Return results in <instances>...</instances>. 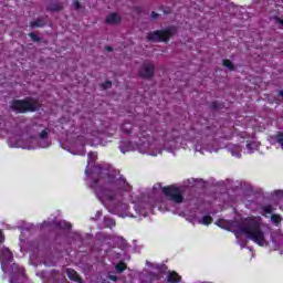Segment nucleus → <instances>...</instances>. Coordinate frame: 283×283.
<instances>
[{
  "label": "nucleus",
  "instance_id": "nucleus-35",
  "mask_svg": "<svg viewBox=\"0 0 283 283\" xmlns=\"http://www.w3.org/2000/svg\"><path fill=\"white\" fill-rule=\"evenodd\" d=\"M219 222H221V220L218 221V224H219Z\"/></svg>",
  "mask_w": 283,
  "mask_h": 283
},
{
  "label": "nucleus",
  "instance_id": "nucleus-28",
  "mask_svg": "<svg viewBox=\"0 0 283 283\" xmlns=\"http://www.w3.org/2000/svg\"><path fill=\"white\" fill-rule=\"evenodd\" d=\"M109 224H111V229H112V227H116V221L109 220Z\"/></svg>",
  "mask_w": 283,
  "mask_h": 283
},
{
  "label": "nucleus",
  "instance_id": "nucleus-2",
  "mask_svg": "<svg viewBox=\"0 0 283 283\" xmlns=\"http://www.w3.org/2000/svg\"><path fill=\"white\" fill-rule=\"evenodd\" d=\"M103 185H116L118 189H125L128 187L129 184H127V179L125 177L119 176L118 179H116V175L113 174H104L101 175L99 178L94 179L91 184V189H94L96 196L101 198V196H104V187Z\"/></svg>",
  "mask_w": 283,
  "mask_h": 283
},
{
  "label": "nucleus",
  "instance_id": "nucleus-17",
  "mask_svg": "<svg viewBox=\"0 0 283 283\" xmlns=\"http://www.w3.org/2000/svg\"><path fill=\"white\" fill-rule=\"evenodd\" d=\"M222 107H224V104L214 101L210 104V109H222Z\"/></svg>",
  "mask_w": 283,
  "mask_h": 283
},
{
  "label": "nucleus",
  "instance_id": "nucleus-19",
  "mask_svg": "<svg viewBox=\"0 0 283 283\" xmlns=\"http://www.w3.org/2000/svg\"><path fill=\"white\" fill-rule=\"evenodd\" d=\"M271 220L274 224H280V222H282V216L280 214H272L271 216Z\"/></svg>",
  "mask_w": 283,
  "mask_h": 283
},
{
  "label": "nucleus",
  "instance_id": "nucleus-15",
  "mask_svg": "<svg viewBox=\"0 0 283 283\" xmlns=\"http://www.w3.org/2000/svg\"><path fill=\"white\" fill-rule=\"evenodd\" d=\"M223 66L230 70V72L235 71V65H233V62H231L229 59L223 60Z\"/></svg>",
  "mask_w": 283,
  "mask_h": 283
},
{
  "label": "nucleus",
  "instance_id": "nucleus-20",
  "mask_svg": "<svg viewBox=\"0 0 283 283\" xmlns=\"http://www.w3.org/2000/svg\"><path fill=\"white\" fill-rule=\"evenodd\" d=\"M30 39L34 42V43H40L41 42V38H39V35H36V33L31 32L29 33Z\"/></svg>",
  "mask_w": 283,
  "mask_h": 283
},
{
  "label": "nucleus",
  "instance_id": "nucleus-10",
  "mask_svg": "<svg viewBox=\"0 0 283 283\" xmlns=\"http://www.w3.org/2000/svg\"><path fill=\"white\" fill-rule=\"evenodd\" d=\"M167 282L169 283H180L182 282V276L176 271H169L167 275Z\"/></svg>",
  "mask_w": 283,
  "mask_h": 283
},
{
  "label": "nucleus",
  "instance_id": "nucleus-9",
  "mask_svg": "<svg viewBox=\"0 0 283 283\" xmlns=\"http://www.w3.org/2000/svg\"><path fill=\"white\" fill-rule=\"evenodd\" d=\"M66 275L69 280H71L72 282L83 283V279H81V276L78 275V272H76V270L74 269H67Z\"/></svg>",
  "mask_w": 283,
  "mask_h": 283
},
{
  "label": "nucleus",
  "instance_id": "nucleus-29",
  "mask_svg": "<svg viewBox=\"0 0 283 283\" xmlns=\"http://www.w3.org/2000/svg\"><path fill=\"white\" fill-rule=\"evenodd\" d=\"M93 156H94V153H88V160H92Z\"/></svg>",
  "mask_w": 283,
  "mask_h": 283
},
{
  "label": "nucleus",
  "instance_id": "nucleus-6",
  "mask_svg": "<svg viewBox=\"0 0 283 283\" xmlns=\"http://www.w3.org/2000/svg\"><path fill=\"white\" fill-rule=\"evenodd\" d=\"M155 72H156V67L154 66V64H151V63L144 64L139 69V76L142 78H154Z\"/></svg>",
  "mask_w": 283,
  "mask_h": 283
},
{
  "label": "nucleus",
  "instance_id": "nucleus-8",
  "mask_svg": "<svg viewBox=\"0 0 283 283\" xmlns=\"http://www.w3.org/2000/svg\"><path fill=\"white\" fill-rule=\"evenodd\" d=\"M123 21V18L118 13H111L106 17L105 23L107 25H118Z\"/></svg>",
  "mask_w": 283,
  "mask_h": 283
},
{
  "label": "nucleus",
  "instance_id": "nucleus-21",
  "mask_svg": "<svg viewBox=\"0 0 283 283\" xmlns=\"http://www.w3.org/2000/svg\"><path fill=\"white\" fill-rule=\"evenodd\" d=\"M101 87H102L103 90H111V87H112V81H106V82L102 83V84H101Z\"/></svg>",
  "mask_w": 283,
  "mask_h": 283
},
{
  "label": "nucleus",
  "instance_id": "nucleus-24",
  "mask_svg": "<svg viewBox=\"0 0 283 283\" xmlns=\"http://www.w3.org/2000/svg\"><path fill=\"white\" fill-rule=\"evenodd\" d=\"M274 20L276 21V23H279L280 25L283 27V19H281L280 17L275 15Z\"/></svg>",
  "mask_w": 283,
  "mask_h": 283
},
{
  "label": "nucleus",
  "instance_id": "nucleus-18",
  "mask_svg": "<svg viewBox=\"0 0 283 283\" xmlns=\"http://www.w3.org/2000/svg\"><path fill=\"white\" fill-rule=\"evenodd\" d=\"M213 223V218L211 216H203L202 218V224L206 227H209V224Z\"/></svg>",
  "mask_w": 283,
  "mask_h": 283
},
{
  "label": "nucleus",
  "instance_id": "nucleus-31",
  "mask_svg": "<svg viewBox=\"0 0 283 283\" xmlns=\"http://www.w3.org/2000/svg\"><path fill=\"white\" fill-rule=\"evenodd\" d=\"M108 200H114V195H111V196L108 197Z\"/></svg>",
  "mask_w": 283,
  "mask_h": 283
},
{
  "label": "nucleus",
  "instance_id": "nucleus-33",
  "mask_svg": "<svg viewBox=\"0 0 283 283\" xmlns=\"http://www.w3.org/2000/svg\"><path fill=\"white\" fill-rule=\"evenodd\" d=\"M164 271H167V266H164Z\"/></svg>",
  "mask_w": 283,
  "mask_h": 283
},
{
  "label": "nucleus",
  "instance_id": "nucleus-27",
  "mask_svg": "<svg viewBox=\"0 0 283 283\" xmlns=\"http://www.w3.org/2000/svg\"><path fill=\"white\" fill-rule=\"evenodd\" d=\"M105 51L106 52H114V48L107 45V46H105Z\"/></svg>",
  "mask_w": 283,
  "mask_h": 283
},
{
  "label": "nucleus",
  "instance_id": "nucleus-13",
  "mask_svg": "<svg viewBox=\"0 0 283 283\" xmlns=\"http://www.w3.org/2000/svg\"><path fill=\"white\" fill-rule=\"evenodd\" d=\"M117 273H124L127 271V263L125 261H119L115 266Z\"/></svg>",
  "mask_w": 283,
  "mask_h": 283
},
{
  "label": "nucleus",
  "instance_id": "nucleus-5",
  "mask_svg": "<svg viewBox=\"0 0 283 283\" xmlns=\"http://www.w3.org/2000/svg\"><path fill=\"white\" fill-rule=\"evenodd\" d=\"M161 191L168 200H171V202H176L177 205L182 203L185 200V197L182 196V187H178L176 185L164 186Z\"/></svg>",
  "mask_w": 283,
  "mask_h": 283
},
{
  "label": "nucleus",
  "instance_id": "nucleus-16",
  "mask_svg": "<svg viewBox=\"0 0 283 283\" xmlns=\"http://www.w3.org/2000/svg\"><path fill=\"white\" fill-rule=\"evenodd\" d=\"M263 216H269V213H273V206L265 205L262 207Z\"/></svg>",
  "mask_w": 283,
  "mask_h": 283
},
{
  "label": "nucleus",
  "instance_id": "nucleus-7",
  "mask_svg": "<svg viewBox=\"0 0 283 283\" xmlns=\"http://www.w3.org/2000/svg\"><path fill=\"white\" fill-rule=\"evenodd\" d=\"M33 129L34 132L38 133V138L40 140H48V138H50V133L48 132V127H45L43 124L34 123Z\"/></svg>",
  "mask_w": 283,
  "mask_h": 283
},
{
  "label": "nucleus",
  "instance_id": "nucleus-4",
  "mask_svg": "<svg viewBox=\"0 0 283 283\" xmlns=\"http://www.w3.org/2000/svg\"><path fill=\"white\" fill-rule=\"evenodd\" d=\"M176 34H178V28L170 25L166 29L149 32L146 39L150 43H169L170 39L176 36Z\"/></svg>",
  "mask_w": 283,
  "mask_h": 283
},
{
  "label": "nucleus",
  "instance_id": "nucleus-12",
  "mask_svg": "<svg viewBox=\"0 0 283 283\" xmlns=\"http://www.w3.org/2000/svg\"><path fill=\"white\" fill-rule=\"evenodd\" d=\"M55 227H57V229H67V230H70V229H72V223L61 220V221L55 222Z\"/></svg>",
  "mask_w": 283,
  "mask_h": 283
},
{
  "label": "nucleus",
  "instance_id": "nucleus-30",
  "mask_svg": "<svg viewBox=\"0 0 283 283\" xmlns=\"http://www.w3.org/2000/svg\"><path fill=\"white\" fill-rule=\"evenodd\" d=\"M280 195H282V190L276 191V196H280Z\"/></svg>",
  "mask_w": 283,
  "mask_h": 283
},
{
  "label": "nucleus",
  "instance_id": "nucleus-3",
  "mask_svg": "<svg viewBox=\"0 0 283 283\" xmlns=\"http://www.w3.org/2000/svg\"><path fill=\"white\" fill-rule=\"evenodd\" d=\"M10 109L15 114H33L41 109V102L33 97L12 99L10 102Z\"/></svg>",
  "mask_w": 283,
  "mask_h": 283
},
{
  "label": "nucleus",
  "instance_id": "nucleus-14",
  "mask_svg": "<svg viewBox=\"0 0 283 283\" xmlns=\"http://www.w3.org/2000/svg\"><path fill=\"white\" fill-rule=\"evenodd\" d=\"M30 25H31V28H44V25H45V20H43V19H38V20H35V21H32V22L30 23Z\"/></svg>",
  "mask_w": 283,
  "mask_h": 283
},
{
  "label": "nucleus",
  "instance_id": "nucleus-1",
  "mask_svg": "<svg viewBox=\"0 0 283 283\" xmlns=\"http://www.w3.org/2000/svg\"><path fill=\"white\" fill-rule=\"evenodd\" d=\"M233 233L237 239H240V235H245L248 240H252L259 247H264L266 242L264 231H262V223L255 218L245 219L238 230H233Z\"/></svg>",
  "mask_w": 283,
  "mask_h": 283
},
{
  "label": "nucleus",
  "instance_id": "nucleus-32",
  "mask_svg": "<svg viewBox=\"0 0 283 283\" xmlns=\"http://www.w3.org/2000/svg\"><path fill=\"white\" fill-rule=\"evenodd\" d=\"M126 134H132L130 129L125 130Z\"/></svg>",
  "mask_w": 283,
  "mask_h": 283
},
{
  "label": "nucleus",
  "instance_id": "nucleus-11",
  "mask_svg": "<svg viewBox=\"0 0 283 283\" xmlns=\"http://www.w3.org/2000/svg\"><path fill=\"white\" fill-rule=\"evenodd\" d=\"M48 12H61L63 10V2H51L46 7Z\"/></svg>",
  "mask_w": 283,
  "mask_h": 283
},
{
  "label": "nucleus",
  "instance_id": "nucleus-34",
  "mask_svg": "<svg viewBox=\"0 0 283 283\" xmlns=\"http://www.w3.org/2000/svg\"><path fill=\"white\" fill-rule=\"evenodd\" d=\"M247 147H251V144H248Z\"/></svg>",
  "mask_w": 283,
  "mask_h": 283
},
{
  "label": "nucleus",
  "instance_id": "nucleus-25",
  "mask_svg": "<svg viewBox=\"0 0 283 283\" xmlns=\"http://www.w3.org/2000/svg\"><path fill=\"white\" fill-rule=\"evenodd\" d=\"M108 279L112 281V282H118V276L116 275H108Z\"/></svg>",
  "mask_w": 283,
  "mask_h": 283
},
{
  "label": "nucleus",
  "instance_id": "nucleus-26",
  "mask_svg": "<svg viewBox=\"0 0 283 283\" xmlns=\"http://www.w3.org/2000/svg\"><path fill=\"white\" fill-rule=\"evenodd\" d=\"M150 17H151V19H158V17H160V14H158V13H156L155 11H153L151 13H150Z\"/></svg>",
  "mask_w": 283,
  "mask_h": 283
},
{
  "label": "nucleus",
  "instance_id": "nucleus-23",
  "mask_svg": "<svg viewBox=\"0 0 283 283\" xmlns=\"http://www.w3.org/2000/svg\"><path fill=\"white\" fill-rule=\"evenodd\" d=\"M6 240V235L3 234V231L0 230V245L3 244Z\"/></svg>",
  "mask_w": 283,
  "mask_h": 283
},
{
  "label": "nucleus",
  "instance_id": "nucleus-22",
  "mask_svg": "<svg viewBox=\"0 0 283 283\" xmlns=\"http://www.w3.org/2000/svg\"><path fill=\"white\" fill-rule=\"evenodd\" d=\"M73 6L75 10H81V2L78 0H74Z\"/></svg>",
  "mask_w": 283,
  "mask_h": 283
}]
</instances>
